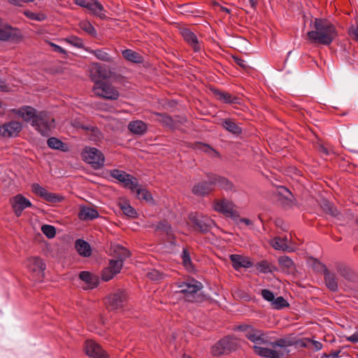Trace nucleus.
Listing matches in <instances>:
<instances>
[{"instance_id": "obj_1", "label": "nucleus", "mask_w": 358, "mask_h": 358, "mask_svg": "<svg viewBox=\"0 0 358 358\" xmlns=\"http://www.w3.org/2000/svg\"><path fill=\"white\" fill-rule=\"evenodd\" d=\"M312 30L306 34V39L313 44L330 45L338 36L336 26L326 18L316 17L311 20Z\"/></svg>"}, {"instance_id": "obj_2", "label": "nucleus", "mask_w": 358, "mask_h": 358, "mask_svg": "<svg viewBox=\"0 0 358 358\" xmlns=\"http://www.w3.org/2000/svg\"><path fill=\"white\" fill-rule=\"evenodd\" d=\"M240 348V339L234 336H226L212 346L210 353L214 357H220L236 351Z\"/></svg>"}, {"instance_id": "obj_3", "label": "nucleus", "mask_w": 358, "mask_h": 358, "mask_svg": "<svg viewBox=\"0 0 358 358\" xmlns=\"http://www.w3.org/2000/svg\"><path fill=\"white\" fill-rule=\"evenodd\" d=\"M191 227L196 231L205 234L210 231L215 226L213 220L198 213H191L188 215Z\"/></svg>"}, {"instance_id": "obj_4", "label": "nucleus", "mask_w": 358, "mask_h": 358, "mask_svg": "<svg viewBox=\"0 0 358 358\" xmlns=\"http://www.w3.org/2000/svg\"><path fill=\"white\" fill-rule=\"evenodd\" d=\"M31 126L42 136L47 137L55 127V119L47 112L41 111L31 122Z\"/></svg>"}, {"instance_id": "obj_5", "label": "nucleus", "mask_w": 358, "mask_h": 358, "mask_svg": "<svg viewBox=\"0 0 358 358\" xmlns=\"http://www.w3.org/2000/svg\"><path fill=\"white\" fill-rule=\"evenodd\" d=\"M92 79L94 80L93 92L96 96L110 100H116L119 98V92L110 83L106 81L95 80L94 78Z\"/></svg>"}, {"instance_id": "obj_6", "label": "nucleus", "mask_w": 358, "mask_h": 358, "mask_svg": "<svg viewBox=\"0 0 358 358\" xmlns=\"http://www.w3.org/2000/svg\"><path fill=\"white\" fill-rule=\"evenodd\" d=\"M81 155L83 159L94 169H99L104 165V155L96 148L85 147L83 150Z\"/></svg>"}, {"instance_id": "obj_7", "label": "nucleus", "mask_w": 358, "mask_h": 358, "mask_svg": "<svg viewBox=\"0 0 358 358\" xmlns=\"http://www.w3.org/2000/svg\"><path fill=\"white\" fill-rule=\"evenodd\" d=\"M178 287L180 288L178 292L185 294L187 301L192 302L199 301L197 292L203 287V285L200 282L192 279L189 282H181Z\"/></svg>"}, {"instance_id": "obj_8", "label": "nucleus", "mask_w": 358, "mask_h": 358, "mask_svg": "<svg viewBox=\"0 0 358 358\" xmlns=\"http://www.w3.org/2000/svg\"><path fill=\"white\" fill-rule=\"evenodd\" d=\"M158 238L161 242L159 243H168L171 245H176L175 235L171 225L166 221L163 220L158 222Z\"/></svg>"}, {"instance_id": "obj_9", "label": "nucleus", "mask_w": 358, "mask_h": 358, "mask_svg": "<svg viewBox=\"0 0 358 358\" xmlns=\"http://www.w3.org/2000/svg\"><path fill=\"white\" fill-rule=\"evenodd\" d=\"M127 299V294L123 289H118L107 297L106 306L109 310H114L122 308Z\"/></svg>"}, {"instance_id": "obj_10", "label": "nucleus", "mask_w": 358, "mask_h": 358, "mask_svg": "<svg viewBox=\"0 0 358 358\" xmlns=\"http://www.w3.org/2000/svg\"><path fill=\"white\" fill-rule=\"evenodd\" d=\"M86 355L91 358H109L108 354L101 346L92 340H87L84 347Z\"/></svg>"}, {"instance_id": "obj_11", "label": "nucleus", "mask_w": 358, "mask_h": 358, "mask_svg": "<svg viewBox=\"0 0 358 358\" xmlns=\"http://www.w3.org/2000/svg\"><path fill=\"white\" fill-rule=\"evenodd\" d=\"M212 174L208 175V180L201 181L195 184L192 189V192L196 196H205L214 191Z\"/></svg>"}, {"instance_id": "obj_12", "label": "nucleus", "mask_w": 358, "mask_h": 358, "mask_svg": "<svg viewBox=\"0 0 358 358\" xmlns=\"http://www.w3.org/2000/svg\"><path fill=\"white\" fill-rule=\"evenodd\" d=\"M210 90L214 96L220 102L223 103L230 104H241V99L236 96H233L231 94L222 91L215 87H210Z\"/></svg>"}, {"instance_id": "obj_13", "label": "nucleus", "mask_w": 358, "mask_h": 358, "mask_svg": "<svg viewBox=\"0 0 358 358\" xmlns=\"http://www.w3.org/2000/svg\"><path fill=\"white\" fill-rule=\"evenodd\" d=\"M319 265L322 269L324 274V280L327 287L333 292L338 291V278L334 272L329 271L327 266L322 263H319Z\"/></svg>"}, {"instance_id": "obj_14", "label": "nucleus", "mask_w": 358, "mask_h": 358, "mask_svg": "<svg viewBox=\"0 0 358 358\" xmlns=\"http://www.w3.org/2000/svg\"><path fill=\"white\" fill-rule=\"evenodd\" d=\"M336 271L340 276L350 282H358V274L349 266L338 263L336 265Z\"/></svg>"}, {"instance_id": "obj_15", "label": "nucleus", "mask_w": 358, "mask_h": 358, "mask_svg": "<svg viewBox=\"0 0 358 358\" xmlns=\"http://www.w3.org/2000/svg\"><path fill=\"white\" fill-rule=\"evenodd\" d=\"M10 202L17 217H20L25 208L31 206V201L22 194H17L13 197Z\"/></svg>"}, {"instance_id": "obj_16", "label": "nucleus", "mask_w": 358, "mask_h": 358, "mask_svg": "<svg viewBox=\"0 0 358 358\" xmlns=\"http://www.w3.org/2000/svg\"><path fill=\"white\" fill-rule=\"evenodd\" d=\"M246 338L255 343V345H267L268 346L269 341L266 334L261 329H256L253 327L250 332L246 334Z\"/></svg>"}, {"instance_id": "obj_17", "label": "nucleus", "mask_w": 358, "mask_h": 358, "mask_svg": "<svg viewBox=\"0 0 358 358\" xmlns=\"http://www.w3.org/2000/svg\"><path fill=\"white\" fill-rule=\"evenodd\" d=\"M26 266L30 272L35 273L39 276H43V271L45 269V264L43 260L38 257H30L26 261Z\"/></svg>"}, {"instance_id": "obj_18", "label": "nucleus", "mask_w": 358, "mask_h": 358, "mask_svg": "<svg viewBox=\"0 0 358 358\" xmlns=\"http://www.w3.org/2000/svg\"><path fill=\"white\" fill-rule=\"evenodd\" d=\"M22 130V124L16 121L9 122L0 126V135L11 137L17 135Z\"/></svg>"}, {"instance_id": "obj_19", "label": "nucleus", "mask_w": 358, "mask_h": 358, "mask_svg": "<svg viewBox=\"0 0 358 358\" xmlns=\"http://www.w3.org/2000/svg\"><path fill=\"white\" fill-rule=\"evenodd\" d=\"M180 33L184 40L192 48L194 52H199L201 50V45L199 43L196 36L187 28H183L181 29Z\"/></svg>"}, {"instance_id": "obj_20", "label": "nucleus", "mask_w": 358, "mask_h": 358, "mask_svg": "<svg viewBox=\"0 0 358 358\" xmlns=\"http://www.w3.org/2000/svg\"><path fill=\"white\" fill-rule=\"evenodd\" d=\"M79 278L86 285L84 287L85 289H92L97 287L99 283V278L97 275L91 273L89 271H81Z\"/></svg>"}, {"instance_id": "obj_21", "label": "nucleus", "mask_w": 358, "mask_h": 358, "mask_svg": "<svg viewBox=\"0 0 358 358\" xmlns=\"http://www.w3.org/2000/svg\"><path fill=\"white\" fill-rule=\"evenodd\" d=\"M16 113L20 116L23 120L27 122H30L31 124L35 120L38 114L34 108L28 106L20 108L16 111Z\"/></svg>"}, {"instance_id": "obj_22", "label": "nucleus", "mask_w": 358, "mask_h": 358, "mask_svg": "<svg viewBox=\"0 0 358 358\" xmlns=\"http://www.w3.org/2000/svg\"><path fill=\"white\" fill-rule=\"evenodd\" d=\"M212 177L213 181L214 182V189H215V186L217 185L220 188L225 191H235L234 185L228 178L216 174H212Z\"/></svg>"}, {"instance_id": "obj_23", "label": "nucleus", "mask_w": 358, "mask_h": 358, "mask_svg": "<svg viewBox=\"0 0 358 358\" xmlns=\"http://www.w3.org/2000/svg\"><path fill=\"white\" fill-rule=\"evenodd\" d=\"M99 212L91 207L81 206L80 207L78 217L81 220H92L99 217Z\"/></svg>"}, {"instance_id": "obj_24", "label": "nucleus", "mask_w": 358, "mask_h": 358, "mask_svg": "<svg viewBox=\"0 0 358 358\" xmlns=\"http://www.w3.org/2000/svg\"><path fill=\"white\" fill-rule=\"evenodd\" d=\"M20 36L19 31L11 26L6 25L0 27V40L9 41Z\"/></svg>"}, {"instance_id": "obj_25", "label": "nucleus", "mask_w": 358, "mask_h": 358, "mask_svg": "<svg viewBox=\"0 0 358 358\" xmlns=\"http://www.w3.org/2000/svg\"><path fill=\"white\" fill-rule=\"evenodd\" d=\"M229 259L234 268L236 270L240 268H250L252 266V263L248 258L239 255H231Z\"/></svg>"}, {"instance_id": "obj_26", "label": "nucleus", "mask_w": 358, "mask_h": 358, "mask_svg": "<svg viewBox=\"0 0 358 358\" xmlns=\"http://www.w3.org/2000/svg\"><path fill=\"white\" fill-rule=\"evenodd\" d=\"M221 125L227 131L236 136L241 135L243 132L242 128L230 118L224 119Z\"/></svg>"}, {"instance_id": "obj_27", "label": "nucleus", "mask_w": 358, "mask_h": 358, "mask_svg": "<svg viewBox=\"0 0 358 358\" xmlns=\"http://www.w3.org/2000/svg\"><path fill=\"white\" fill-rule=\"evenodd\" d=\"M253 350L255 354L265 358H280V354L278 351L264 348L260 345H254Z\"/></svg>"}, {"instance_id": "obj_28", "label": "nucleus", "mask_w": 358, "mask_h": 358, "mask_svg": "<svg viewBox=\"0 0 358 358\" xmlns=\"http://www.w3.org/2000/svg\"><path fill=\"white\" fill-rule=\"evenodd\" d=\"M320 206L322 210L326 213L334 217H338L341 215L335 205L329 200L323 199L320 202Z\"/></svg>"}, {"instance_id": "obj_29", "label": "nucleus", "mask_w": 358, "mask_h": 358, "mask_svg": "<svg viewBox=\"0 0 358 358\" xmlns=\"http://www.w3.org/2000/svg\"><path fill=\"white\" fill-rule=\"evenodd\" d=\"M213 209L220 213L223 215H226L227 211L230 210V208L232 206V202L229 201L227 199H217L215 200L213 203Z\"/></svg>"}, {"instance_id": "obj_30", "label": "nucleus", "mask_w": 358, "mask_h": 358, "mask_svg": "<svg viewBox=\"0 0 358 358\" xmlns=\"http://www.w3.org/2000/svg\"><path fill=\"white\" fill-rule=\"evenodd\" d=\"M288 238L285 237H275L271 242L272 247L278 250L291 252L292 249L287 245Z\"/></svg>"}, {"instance_id": "obj_31", "label": "nucleus", "mask_w": 358, "mask_h": 358, "mask_svg": "<svg viewBox=\"0 0 358 358\" xmlns=\"http://www.w3.org/2000/svg\"><path fill=\"white\" fill-rule=\"evenodd\" d=\"M128 129L134 134L143 135L147 131V125L141 120H134L129 123Z\"/></svg>"}, {"instance_id": "obj_32", "label": "nucleus", "mask_w": 358, "mask_h": 358, "mask_svg": "<svg viewBox=\"0 0 358 358\" xmlns=\"http://www.w3.org/2000/svg\"><path fill=\"white\" fill-rule=\"evenodd\" d=\"M75 247L78 254L83 257H90L92 254L90 245L85 241L78 239L75 243Z\"/></svg>"}, {"instance_id": "obj_33", "label": "nucleus", "mask_w": 358, "mask_h": 358, "mask_svg": "<svg viewBox=\"0 0 358 358\" xmlns=\"http://www.w3.org/2000/svg\"><path fill=\"white\" fill-rule=\"evenodd\" d=\"M87 9L100 19H105L106 17L103 6L97 0H92Z\"/></svg>"}, {"instance_id": "obj_34", "label": "nucleus", "mask_w": 358, "mask_h": 358, "mask_svg": "<svg viewBox=\"0 0 358 358\" xmlns=\"http://www.w3.org/2000/svg\"><path fill=\"white\" fill-rule=\"evenodd\" d=\"M91 73L94 74V77L98 78L106 79L109 77L110 71L105 65L96 63L91 70Z\"/></svg>"}, {"instance_id": "obj_35", "label": "nucleus", "mask_w": 358, "mask_h": 358, "mask_svg": "<svg viewBox=\"0 0 358 358\" xmlns=\"http://www.w3.org/2000/svg\"><path fill=\"white\" fill-rule=\"evenodd\" d=\"M295 343L294 342V337L292 335H288L284 338H279L274 342L269 341L268 346H271L273 348L280 347H290L294 346Z\"/></svg>"}, {"instance_id": "obj_36", "label": "nucleus", "mask_w": 358, "mask_h": 358, "mask_svg": "<svg viewBox=\"0 0 358 358\" xmlns=\"http://www.w3.org/2000/svg\"><path fill=\"white\" fill-rule=\"evenodd\" d=\"M121 183L124 188L130 189L132 193H134L139 185L138 179L129 173H127V177L124 178Z\"/></svg>"}, {"instance_id": "obj_37", "label": "nucleus", "mask_w": 358, "mask_h": 358, "mask_svg": "<svg viewBox=\"0 0 358 358\" xmlns=\"http://www.w3.org/2000/svg\"><path fill=\"white\" fill-rule=\"evenodd\" d=\"M88 52L94 55L98 59L106 62L109 63L113 62V59L112 57L108 53L105 49H96V50H90L88 48L85 49Z\"/></svg>"}, {"instance_id": "obj_38", "label": "nucleus", "mask_w": 358, "mask_h": 358, "mask_svg": "<svg viewBox=\"0 0 358 358\" xmlns=\"http://www.w3.org/2000/svg\"><path fill=\"white\" fill-rule=\"evenodd\" d=\"M255 266L262 273H273L278 271V268L275 265L266 260L257 262Z\"/></svg>"}, {"instance_id": "obj_39", "label": "nucleus", "mask_w": 358, "mask_h": 358, "mask_svg": "<svg viewBox=\"0 0 358 358\" xmlns=\"http://www.w3.org/2000/svg\"><path fill=\"white\" fill-rule=\"evenodd\" d=\"M122 54L124 59L133 63L138 64L143 61L141 54L130 49L123 50Z\"/></svg>"}, {"instance_id": "obj_40", "label": "nucleus", "mask_w": 358, "mask_h": 358, "mask_svg": "<svg viewBox=\"0 0 358 358\" xmlns=\"http://www.w3.org/2000/svg\"><path fill=\"white\" fill-rule=\"evenodd\" d=\"M158 122L162 123L164 127H166L170 129H176L177 122H175L171 116L158 113Z\"/></svg>"}, {"instance_id": "obj_41", "label": "nucleus", "mask_w": 358, "mask_h": 358, "mask_svg": "<svg viewBox=\"0 0 358 358\" xmlns=\"http://www.w3.org/2000/svg\"><path fill=\"white\" fill-rule=\"evenodd\" d=\"M278 264L284 271L289 272L294 267V262L288 256H281L278 258Z\"/></svg>"}, {"instance_id": "obj_42", "label": "nucleus", "mask_w": 358, "mask_h": 358, "mask_svg": "<svg viewBox=\"0 0 358 358\" xmlns=\"http://www.w3.org/2000/svg\"><path fill=\"white\" fill-rule=\"evenodd\" d=\"M134 193L136 194V196L140 200H143L146 202L152 201L151 194L146 189L141 188L140 185L137 187V189L135 190Z\"/></svg>"}, {"instance_id": "obj_43", "label": "nucleus", "mask_w": 358, "mask_h": 358, "mask_svg": "<svg viewBox=\"0 0 358 358\" xmlns=\"http://www.w3.org/2000/svg\"><path fill=\"white\" fill-rule=\"evenodd\" d=\"M79 27L89 35L96 36L97 33L94 26L87 20H83L79 22Z\"/></svg>"}, {"instance_id": "obj_44", "label": "nucleus", "mask_w": 358, "mask_h": 358, "mask_svg": "<svg viewBox=\"0 0 358 358\" xmlns=\"http://www.w3.org/2000/svg\"><path fill=\"white\" fill-rule=\"evenodd\" d=\"M47 143L49 148L55 150L64 151L65 144L55 137H50L48 139Z\"/></svg>"}, {"instance_id": "obj_45", "label": "nucleus", "mask_w": 358, "mask_h": 358, "mask_svg": "<svg viewBox=\"0 0 358 358\" xmlns=\"http://www.w3.org/2000/svg\"><path fill=\"white\" fill-rule=\"evenodd\" d=\"M271 306L273 309L280 310L289 307V303L282 296H278L274 298L273 301L271 303Z\"/></svg>"}, {"instance_id": "obj_46", "label": "nucleus", "mask_w": 358, "mask_h": 358, "mask_svg": "<svg viewBox=\"0 0 358 358\" xmlns=\"http://www.w3.org/2000/svg\"><path fill=\"white\" fill-rule=\"evenodd\" d=\"M23 13L27 18L32 20L41 22L46 19V15L41 13H34L29 10H26Z\"/></svg>"}, {"instance_id": "obj_47", "label": "nucleus", "mask_w": 358, "mask_h": 358, "mask_svg": "<svg viewBox=\"0 0 358 358\" xmlns=\"http://www.w3.org/2000/svg\"><path fill=\"white\" fill-rule=\"evenodd\" d=\"M64 41L69 44L78 48H83L85 46L83 39L76 36H70L64 38Z\"/></svg>"}, {"instance_id": "obj_48", "label": "nucleus", "mask_w": 358, "mask_h": 358, "mask_svg": "<svg viewBox=\"0 0 358 358\" xmlns=\"http://www.w3.org/2000/svg\"><path fill=\"white\" fill-rule=\"evenodd\" d=\"M121 209L125 215L130 217H136L137 215L136 210L127 202L121 205Z\"/></svg>"}, {"instance_id": "obj_49", "label": "nucleus", "mask_w": 358, "mask_h": 358, "mask_svg": "<svg viewBox=\"0 0 358 358\" xmlns=\"http://www.w3.org/2000/svg\"><path fill=\"white\" fill-rule=\"evenodd\" d=\"M123 266L122 259H111L108 268L111 269L115 274L120 273Z\"/></svg>"}, {"instance_id": "obj_50", "label": "nucleus", "mask_w": 358, "mask_h": 358, "mask_svg": "<svg viewBox=\"0 0 358 358\" xmlns=\"http://www.w3.org/2000/svg\"><path fill=\"white\" fill-rule=\"evenodd\" d=\"M41 231L48 238H52L55 236L56 229L55 227L49 224H44L41 227Z\"/></svg>"}, {"instance_id": "obj_51", "label": "nucleus", "mask_w": 358, "mask_h": 358, "mask_svg": "<svg viewBox=\"0 0 358 358\" xmlns=\"http://www.w3.org/2000/svg\"><path fill=\"white\" fill-rule=\"evenodd\" d=\"M43 199L48 202L60 203L64 198L61 195L47 192L45 196Z\"/></svg>"}, {"instance_id": "obj_52", "label": "nucleus", "mask_w": 358, "mask_h": 358, "mask_svg": "<svg viewBox=\"0 0 358 358\" xmlns=\"http://www.w3.org/2000/svg\"><path fill=\"white\" fill-rule=\"evenodd\" d=\"M110 176L121 182L124 177H127V173L122 170L113 169L110 171Z\"/></svg>"}, {"instance_id": "obj_53", "label": "nucleus", "mask_w": 358, "mask_h": 358, "mask_svg": "<svg viewBox=\"0 0 358 358\" xmlns=\"http://www.w3.org/2000/svg\"><path fill=\"white\" fill-rule=\"evenodd\" d=\"M182 262H183L184 266L187 269H190L192 268V261H191L190 255H189V252L187 251V250L184 249L182 250Z\"/></svg>"}, {"instance_id": "obj_54", "label": "nucleus", "mask_w": 358, "mask_h": 358, "mask_svg": "<svg viewBox=\"0 0 358 358\" xmlns=\"http://www.w3.org/2000/svg\"><path fill=\"white\" fill-rule=\"evenodd\" d=\"M31 187L32 191L36 194L40 196L42 198H44L45 196V194L48 191L44 187H41L39 184L34 183Z\"/></svg>"}, {"instance_id": "obj_55", "label": "nucleus", "mask_w": 358, "mask_h": 358, "mask_svg": "<svg viewBox=\"0 0 358 358\" xmlns=\"http://www.w3.org/2000/svg\"><path fill=\"white\" fill-rule=\"evenodd\" d=\"M294 342L295 343L294 346L301 348H308L311 342V338H304L303 339H296L294 337Z\"/></svg>"}, {"instance_id": "obj_56", "label": "nucleus", "mask_w": 358, "mask_h": 358, "mask_svg": "<svg viewBox=\"0 0 358 358\" xmlns=\"http://www.w3.org/2000/svg\"><path fill=\"white\" fill-rule=\"evenodd\" d=\"M232 59L234 62L236 63V64L239 66L243 70L246 71L250 68V66L248 64L247 62L245 61L243 59L238 57L237 56H233Z\"/></svg>"}, {"instance_id": "obj_57", "label": "nucleus", "mask_w": 358, "mask_h": 358, "mask_svg": "<svg viewBox=\"0 0 358 358\" xmlns=\"http://www.w3.org/2000/svg\"><path fill=\"white\" fill-rule=\"evenodd\" d=\"M261 294L264 299L267 301L272 302L275 298V295L273 292L269 289H264L261 292Z\"/></svg>"}, {"instance_id": "obj_58", "label": "nucleus", "mask_w": 358, "mask_h": 358, "mask_svg": "<svg viewBox=\"0 0 358 358\" xmlns=\"http://www.w3.org/2000/svg\"><path fill=\"white\" fill-rule=\"evenodd\" d=\"M116 275L111 269H109L108 267L104 268L102 271V280L104 281H108L113 278V276Z\"/></svg>"}, {"instance_id": "obj_59", "label": "nucleus", "mask_w": 358, "mask_h": 358, "mask_svg": "<svg viewBox=\"0 0 358 358\" xmlns=\"http://www.w3.org/2000/svg\"><path fill=\"white\" fill-rule=\"evenodd\" d=\"M195 148L205 152H215V150L208 144L198 142L195 144Z\"/></svg>"}, {"instance_id": "obj_60", "label": "nucleus", "mask_w": 358, "mask_h": 358, "mask_svg": "<svg viewBox=\"0 0 358 358\" xmlns=\"http://www.w3.org/2000/svg\"><path fill=\"white\" fill-rule=\"evenodd\" d=\"M226 217H231L234 220H238V219L240 217V215L238 212L234 208V204L230 208V210H229L225 215Z\"/></svg>"}, {"instance_id": "obj_61", "label": "nucleus", "mask_w": 358, "mask_h": 358, "mask_svg": "<svg viewBox=\"0 0 358 358\" xmlns=\"http://www.w3.org/2000/svg\"><path fill=\"white\" fill-rule=\"evenodd\" d=\"M49 45L50 47L52 48V49L55 52H57L64 55L65 58L67 57L68 53L63 48H62L61 46H59L52 42H50Z\"/></svg>"}, {"instance_id": "obj_62", "label": "nucleus", "mask_w": 358, "mask_h": 358, "mask_svg": "<svg viewBox=\"0 0 358 358\" xmlns=\"http://www.w3.org/2000/svg\"><path fill=\"white\" fill-rule=\"evenodd\" d=\"M117 252H118V255H119V257L117 259H122V262H124V260L126 258L129 257L130 255V252L127 249L122 248V247H121L118 249Z\"/></svg>"}, {"instance_id": "obj_63", "label": "nucleus", "mask_w": 358, "mask_h": 358, "mask_svg": "<svg viewBox=\"0 0 358 358\" xmlns=\"http://www.w3.org/2000/svg\"><path fill=\"white\" fill-rule=\"evenodd\" d=\"M341 350H334L329 354H327V353L322 354V355L321 356V358H338L339 355L341 354Z\"/></svg>"}, {"instance_id": "obj_64", "label": "nucleus", "mask_w": 358, "mask_h": 358, "mask_svg": "<svg viewBox=\"0 0 358 358\" xmlns=\"http://www.w3.org/2000/svg\"><path fill=\"white\" fill-rule=\"evenodd\" d=\"M349 34L353 40L358 42V26L357 27L350 29Z\"/></svg>"}]
</instances>
